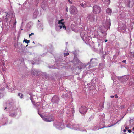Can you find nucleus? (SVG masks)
<instances>
[{
    "mask_svg": "<svg viewBox=\"0 0 134 134\" xmlns=\"http://www.w3.org/2000/svg\"><path fill=\"white\" fill-rule=\"evenodd\" d=\"M99 45H100V44H98V45H99Z\"/></svg>",
    "mask_w": 134,
    "mask_h": 134,
    "instance_id": "44",
    "label": "nucleus"
},
{
    "mask_svg": "<svg viewBox=\"0 0 134 134\" xmlns=\"http://www.w3.org/2000/svg\"><path fill=\"white\" fill-rule=\"evenodd\" d=\"M67 127L69 128H72L74 130H79L81 131H86L85 130H83L80 125L76 124L72 125L71 124H69L67 125Z\"/></svg>",
    "mask_w": 134,
    "mask_h": 134,
    "instance_id": "2",
    "label": "nucleus"
},
{
    "mask_svg": "<svg viewBox=\"0 0 134 134\" xmlns=\"http://www.w3.org/2000/svg\"><path fill=\"white\" fill-rule=\"evenodd\" d=\"M70 10V13L71 14H76L78 12L77 8L74 6H71Z\"/></svg>",
    "mask_w": 134,
    "mask_h": 134,
    "instance_id": "8",
    "label": "nucleus"
},
{
    "mask_svg": "<svg viewBox=\"0 0 134 134\" xmlns=\"http://www.w3.org/2000/svg\"><path fill=\"white\" fill-rule=\"evenodd\" d=\"M64 19H62L58 21V24L56 26V30L57 31H59L60 29L63 28L65 30L66 29V27L64 24V22H63Z\"/></svg>",
    "mask_w": 134,
    "mask_h": 134,
    "instance_id": "1",
    "label": "nucleus"
},
{
    "mask_svg": "<svg viewBox=\"0 0 134 134\" xmlns=\"http://www.w3.org/2000/svg\"><path fill=\"white\" fill-rule=\"evenodd\" d=\"M93 12L94 13L97 14L99 13L101 10V8L98 6L95 5L93 7Z\"/></svg>",
    "mask_w": 134,
    "mask_h": 134,
    "instance_id": "7",
    "label": "nucleus"
},
{
    "mask_svg": "<svg viewBox=\"0 0 134 134\" xmlns=\"http://www.w3.org/2000/svg\"><path fill=\"white\" fill-rule=\"evenodd\" d=\"M38 14V12L37 10L35 11L34 13L33 17L34 18H36Z\"/></svg>",
    "mask_w": 134,
    "mask_h": 134,
    "instance_id": "16",
    "label": "nucleus"
},
{
    "mask_svg": "<svg viewBox=\"0 0 134 134\" xmlns=\"http://www.w3.org/2000/svg\"><path fill=\"white\" fill-rule=\"evenodd\" d=\"M114 96L116 98H117L118 97V96L116 94H115Z\"/></svg>",
    "mask_w": 134,
    "mask_h": 134,
    "instance_id": "28",
    "label": "nucleus"
},
{
    "mask_svg": "<svg viewBox=\"0 0 134 134\" xmlns=\"http://www.w3.org/2000/svg\"><path fill=\"white\" fill-rule=\"evenodd\" d=\"M80 5L81 6H82V7H86V4H83V3H81L80 4Z\"/></svg>",
    "mask_w": 134,
    "mask_h": 134,
    "instance_id": "24",
    "label": "nucleus"
},
{
    "mask_svg": "<svg viewBox=\"0 0 134 134\" xmlns=\"http://www.w3.org/2000/svg\"><path fill=\"white\" fill-rule=\"evenodd\" d=\"M27 46H28V45H26V47H27Z\"/></svg>",
    "mask_w": 134,
    "mask_h": 134,
    "instance_id": "42",
    "label": "nucleus"
},
{
    "mask_svg": "<svg viewBox=\"0 0 134 134\" xmlns=\"http://www.w3.org/2000/svg\"><path fill=\"white\" fill-rule=\"evenodd\" d=\"M132 130H133V131H134V127H133V128H132Z\"/></svg>",
    "mask_w": 134,
    "mask_h": 134,
    "instance_id": "39",
    "label": "nucleus"
},
{
    "mask_svg": "<svg viewBox=\"0 0 134 134\" xmlns=\"http://www.w3.org/2000/svg\"><path fill=\"white\" fill-rule=\"evenodd\" d=\"M6 108H7V107H6L4 109H5H5H6Z\"/></svg>",
    "mask_w": 134,
    "mask_h": 134,
    "instance_id": "40",
    "label": "nucleus"
},
{
    "mask_svg": "<svg viewBox=\"0 0 134 134\" xmlns=\"http://www.w3.org/2000/svg\"><path fill=\"white\" fill-rule=\"evenodd\" d=\"M125 129L126 130H128V129H129V127H127V126H126L125 127Z\"/></svg>",
    "mask_w": 134,
    "mask_h": 134,
    "instance_id": "30",
    "label": "nucleus"
},
{
    "mask_svg": "<svg viewBox=\"0 0 134 134\" xmlns=\"http://www.w3.org/2000/svg\"><path fill=\"white\" fill-rule=\"evenodd\" d=\"M31 34H30L29 35V36L30 37H31L30 36H31Z\"/></svg>",
    "mask_w": 134,
    "mask_h": 134,
    "instance_id": "38",
    "label": "nucleus"
},
{
    "mask_svg": "<svg viewBox=\"0 0 134 134\" xmlns=\"http://www.w3.org/2000/svg\"><path fill=\"white\" fill-rule=\"evenodd\" d=\"M87 19L91 22H93L95 20L94 15L92 13L90 14L87 17Z\"/></svg>",
    "mask_w": 134,
    "mask_h": 134,
    "instance_id": "11",
    "label": "nucleus"
},
{
    "mask_svg": "<svg viewBox=\"0 0 134 134\" xmlns=\"http://www.w3.org/2000/svg\"><path fill=\"white\" fill-rule=\"evenodd\" d=\"M80 112L82 115H84L87 111V108L85 106H81L79 109Z\"/></svg>",
    "mask_w": 134,
    "mask_h": 134,
    "instance_id": "9",
    "label": "nucleus"
},
{
    "mask_svg": "<svg viewBox=\"0 0 134 134\" xmlns=\"http://www.w3.org/2000/svg\"><path fill=\"white\" fill-rule=\"evenodd\" d=\"M6 19H9L10 18H13L14 17L15 15H14V14L13 12H9L7 13H6Z\"/></svg>",
    "mask_w": 134,
    "mask_h": 134,
    "instance_id": "10",
    "label": "nucleus"
},
{
    "mask_svg": "<svg viewBox=\"0 0 134 134\" xmlns=\"http://www.w3.org/2000/svg\"><path fill=\"white\" fill-rule=\"evenodd\" d=\"M39 72L36 70L33 69L31 71V73L34 75H37L39 74Z\"/></svg>",
    "mask_w": 134,
    "mask_h": 134,
    "instance_id": "14",
    "label": "nucleus"
},
{
    "mask_svg": "<svg viewBox=\"0 0 134 134\" xmlns=\"http://www.w3.org/2000/svg\"><path fill=\"white\" fill-rule=\"evenodd\" d=\"M110 97L111 98H113L114 97V96H111Z\"/></svg>",
    "mask_w": 134,
    "mask_h": 134,
    "instance_id": "36",
    "label": "nucleus"
},
{
    "mask_svg": "<svg viewBox=\"0 0 134 134\" xmlns=\"http://www.w3.org/2000/svg\"><path fill=\"white\" fill-rule=\"evenodd\" d=\"M33 43H34V42H33Z\"/></svg>",
    "mask_w": 134,
    "mask_h": 134,
    "instance_id": "43",
    "label": "nucleus"
},
{
    "mask_svg": "<svg viewBox=\"0 0 134 134\" xmlns=\"http://www.w3.org/2000/svg\"><path fill=\"white\" fill-rule=\"evenodd\" d=\"M129 77V75H127L125 76H124L123 78L125 80H128Z\"/></svg>",
    "mask_w": 134,
    "mask_h": 134,
    "instance_id": "20",
    "label": "nucleus"
},
{
    "mask_svg": "<svg viewBox=\"0 0 134 134\" xmlns=\"http://www.w3.org/2000/svg\"><path fill=\"white\" fill-rule=\"evenodd\" d=\"M104 104L102 103L100 105V106L98 108V110L99 111H102L104 108Z\"/></svg>",
    "mask_w": 134,
    "mask_h": 134,
    "instance_id": "15",
    "label": "nucleus"
},
{
    "mask_svg": "<svg viewBox=\"0 0 134 134\" xmlns=\"http://www.w3.org/2000/svg\"><path fill=\"white\" fill-rule=\"evenodd\" d=\"M71 110H72V113H74V110H73V109H71Z\"/></svg>",
    "mask_w": 134,
    "mask_h": 134,
    "instance_id": "33",
    "label": "nucleus"
},
{
    "mask_svg": "<svg viewBox=\"0 0 134 134\" xmlns=\"http://www.w3.org/2000/svg\"><path fill=\"white\" fill-rule=\"evenodd\" d=\"M76 62H77L78 63H81L80 61L78 59H77V60H76Z\"/></svg>",
    "mask_w": 134,
    "mask_h": 134,
    "instance_id": "27",
    "label": "nucleus"
},
{
    "mask_svg": "<svg viewBox=\"0 0 134 134\" xmlns=\"http://www.w3.org/2000/svg\"><path fill=\"white\" fill-rule=\"evenodd\" d=\"M123 131L124 132H125L126 131V129H124Z\"/></svg>",
    "mask_w": 134,
    "mask_h": 134,
    "instance_id": "35",
    "label": "nucleus"
},
{
    "mask_svg": "<svg viewBox=\"0 0 134 134\" xmlns=\"http://www.w3.org/2000/svg\"><path fill=\"white\" fill-rule=\"evenodd\" d=\"M1 90V89L0 88V90Z\"/></svg>",
    "mask_w": 134,
    "mask_h": 134,
    "instance_id": "45",
    "label": "nucleus"
},
{
    "mask_svg": "<svg viewBox=\"0 0 134 134\" xmlns=\"http://www.w3.org/2000/svg\"><path fill=\"white\" fill-rule=\"evenodd\" d=\"M38 113L39 114V115L42 118V119L45 121H50L52 120L53 117H51V120H47V118H46V117L43 116V115L42 114H40Z\"/></svg>",
    "mask_w": 134,
    "mask_h": 134,
    "instance_id": "13",
    "label": "nucleus"
},
{
    "mask_svg": "<svg viewBox=\"0 0 134 134\" xmlns=\"http://www.w3.org/2000/svg\"><path fill=\"white\" fill-rule=\"evenodd\" d=\"M105 127H106L104 126L102 127H98V126H96L94 127L93 128V130H99V129H100L103 128H104Z\"/></svg>",
    "mask_w": 134,
    "mask_h": 134,
    "instance_id": "17",
    "label": "nucleus"
},
{
    "mask_svg": "<svg viewBox=\"0 0 134 134\" xmlns=\"http://www.w3.org/2000/svg\"><path fill=\"white\" fill-rule=\"evenodd\" d=\"M54 126L59 130H61L64 128V123L56 121L54 123Z\"/></svg>",
    "mask_w": 134,
    "mask_h": 134,
    "instance_id": "4",
    "label": "nucleus"
},
{
    "mask_svg": "<svg viewBox=\"0 0 134 134\" xmlns=\"http://www.w3.org/2000/svg\"><path fill=\"white\" fill-rule=\"evenodd\" d=\"M122 62L126 64V61L125 60H124L122 61Z\"/></svg>",
    "mask_w": 134,
    "mask_h": 134,
    "instance_id": "31",
    "label": "nucleus"
},
{
    "mask_svg": "<svg viewBox=\"0 0 134 134\" xmlns=\"http://www.w3.org/2000/svg\"><path fill=\"white\" fill-rule=\"evenodd\" d=\"M24 42H25L27 43V44L29 43V40L27 41L25 39L24 40Z\"/></svg>",
    "mask_w": 134,
    "mask_h": 134,
    "instance_id": "23",
    "label": "nucleus"
},
{
    "mask_svg": "<svg viewBox=\"0 0 134 134\" xmlns=\"http://www.w3.org/2000/svg\"><path fill=\"white\" fill-rule=\"evenodd\" d=\"M121 134H122V133H121Z\"/></svg>",
    "mask_w": 134,
    "mask_h": 134,
    "instance_id": "46",
    "label": "nucleus"
},
{
    "mask_svg": "<svg viewBox=\"0 0 134 134\" xmlns=\"http://www.w3.org/2000/svg\"><path fill=\"white\" fill-rule=\"evenodd\" d=\"M127 131H128V132L129 133H130L131 132V131L130 130L128 129V130Z\"/></svg>",
    "mask_w": 134,
    "mask_h": 134,
    "instance_id": "29",
    "label": "nucleus"
},
{
    "mask_svg": "<svg viewBox=\"0 0 134 134\" xmlns=\"http://www.w3.org/2000/svg\"><path fill=\"white\" fill-rule=\"evenodd\" d=\"M69 55V53L68 52H67L66 53H64V57H65L67 55Z\"/></svg>",
    "mask_w": 134,
    "mask_h": 134,
    "instance_id": "25",
    "label": "nucleus"
},
{
    "mask_svg": "<svg viewBox=\"0 0 134 134\" xmlns=\"http://www.w3.org/2000/svg\"><path fill=\"white\" fill-rule=\"evenodd\" d=\"M118 122V121L117 122H116V123L115 124H113V125H110V126H107V127H111L112 126L114 125H115L116 123H117Z\"/></svg>",
    "mask_w": 134,
    "mask_h": 134,
    "instance_id": "26",
    "label": "nucleus"
},
{
    "mask_svg": "<svg viewBox=\"0 0 134 134\" xmlns=\"http://www.w3.org/2000/svg\"><path fill=\"white\" fill-rule=\"evenodd\" d=\"M59 100V99L58 97L57 96H54L53 97L52 99V102L54 103H57Z\"/></svg>",
    "mask_w": 134,
    "mask_h": 134,
    "instance_id": "12",
    "label": "nucleus"
},
{
    "mask_svg": "<svg viewBox=\"0 0 134 134\" xmlns=\"http://www.w3.org/2000/svg\"><path fill=\"white\" fill-rule=\"evenodd\" d=\"M2 70L3 71H5L6 70V68H4V69L3 68Z\"/></svg>",
    "mask_w": 134,
    "mask_h": 134,
    "instance_id": "32",
    "label": "nucleus"
},
{
    "mask_svg": "<svg viewBox=\"0 0 134 134\" xmlns=\"http://www.w3.org/2000/svg\"><path fill=\"white\" fill-rule=\"evenodd\" d=\"M102 24L103 26L107 29H108L110 26V20L109 19H105L103 21Z\"/></svg>",
    "mask_w": 134,
    "mask_h": 134,
    "instance_id": "3",
    "label": "nucleus"
},
{
    "mask_svg": "<svg viewBox=\"0 0 134 134\" xmlns=\"http://www.w3.org/2000/svg\"><path fill=\"white\" fill-rule=\"evenodd\" d=\"M16 20H15V22L13 24V27L14 28H15L16 27Z\"/></svg>",
    "mask_w": 134,
    "mask_h": 134,
    "instance_id": "21",
    "label": "nucleus"
},
{
    "mask_svg": "<svg viewBox=\"0 0 134 134\" xmlns=\"http://www.w3.org/2000/svg\"><path fill=\"white\" fill-rule=\"evenodd\" d=\"M112 12V10L110 8H107L106 10V12L108 13H110Z\"/></svg>",
    "mask_w": 134,
    "mask_h": 134,
    "instance_id": "18",
    "label": "nucleus"
},
{
    "mask_svg": "<svg viewBox=\"0 0 134 134\" xmlns=\"http://www.w3.org/2000/svg\"><path fill=\"white\" fill-rule=\"evenodd\" d=\"M108 41V40H105V42H107V41Z\"/></svg>",
    "mask_w": 134,
    "mask_h": 134,
    "instance_id": "37",
    "label": "nucleus"
},
{
    "mask_svg": "<svg viewBox=\"0 0 134 134\" xmlns=\"http://www.w3.org/2000/svg\"><path fill=\"white\" fill-rule=\"evenodd\" d=\"M52 117H53L52 120L50 121H47V122H51V121H53L54 120V117L53 116H49L48 117H46V118H47V120H51V118Z\"/></svg>",
    "mask_w": 134,
    "mask_h": 134,
    "instance_id": "19",
    "label": "nucleus"
},
{
    "mask_svg": "<svg viewBox=\"0 0 134 134\" xmlns=\"http://www.w3.org/2000/svg\"><path fill=\"white\" fill-rule=\"evenodd\" d=\"M18 96H20V97L21 98H23V94H22L19 93H18Z\"/></svg>",
    "mask_w": 134,
    "mask_h": 134,
    "instance_id": "22",
    "label": "nucleus"
},
{
    "mask_svg": "<svg viewBox=\"0 0 134 134\" xmlns=\"http://www.w3.org/2000/svg\"><path fill=\"white\" fill-rule=\"evenodd\" d=\"M33 34H34V33H31V35Z\"/></svg>",
    "mask_w": 134,
    "mask_h": 134,
    "instance_id": "41",
    "label": "nucleus"
},
{
    "mask_svg": "<svg viewBox=\"0 0 134 134\" xmlns=\"http://www.w3.org/2000/svg\"><path fill=\"white\" fill-rule=\"evenodd\" d=\"M69 2L70 3H72V2L70 1V0H68Z\"/></svg>",
    "mask_w": 134,
    "mask_h": 134,
    "instance_id": "34",
    "label": "nucleus"
},
{
    "mask_svg": "<svg viewBox=\"0 0 134 134\" xmlns=\"http://www.w3.org/2000/svg\"><path fill=\"white\" fill-rule=\"evenodd\" d=\"M123 2L126 6L129 7H132L134 4L133 0H124Z\"/></svg>",
    "mask_w": 134,
    "mask_h": 134,
    "instance_id": "5",
    "label": "nucleus"
},
{
    "mask_svg": "<svg viewBox=\"0 0 134 134\" xmlns=\"http://www.w3.org/2000/svg\"><path fill=\"white\" fill-rule=\"evenodd\" d=\"M97 59L96 58H92L90 60V63H87L85 65H83L82 66V68H84L86 66H87L89 64H90L91 65V64H92V66H94V65H96V64H94L97 61Z\"/></svg>",
    "mask_w": 134,
    "mask_h": 134,
    "instance_id": "6",
    "label": "nucleus"
}]
</instances>
